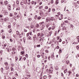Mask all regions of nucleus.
<instances>
[{
  "mask_svg": "<svg viewBox=\"0 0 79 79\" xmlns=\"http://www.w3.org/2000/svg\"><path fill=\"white\" fill-rule=\"evenodd\" d=\"M12 51H15V50H16V49H15V48H12Z\"/></svg>",
  "mask_w": 79,
  "mask_h": 79,
  "instance_id": "a878e982",
  "label": "nucleus"
},
{
  "mask_svg": "<svg viewBox=\"0 0 79 79\" xmlns=\"http://www.w3.org/2000/svg\"><path fill=\"white\" fill-rule=\"evenodd\" d=\"M6 45H7V44L6 43L5 44H4V47H6Z\"/></svg>",
  "mask_w": 79,
  "mask_h": 79,
  "instance_id": "37998d69",
  "label": "nucleus"
},
{
  "mask_svg": "<svg viewBox=\"0 0 79 79\" xmlns=\"http://www.w3.org/2000/svg\"><path fill=\"white\" fill-rule=\"evenodd\" d=\"M11 66H12V67H13V66H14V64H11Z\"/></svg>",
  "mask_w": 79,
  "mask_h": 79,
  "instance_id": "3c124183",
  "label": "nucleus"
},
{
  "mask_svg": "<svg viewBox=\"0 0 79 79\" xmlns=\"http://www.w3.org/2000/svg\"><path fill=\"white\" fill-rule=\"evenodd\" d=\"M4 15H8V13L6 11H5L4 12Z\"/></svg>",
  "mask_w": 79,
  "mask_h": 79,
  "instance_id": "f03ea898",
  "label": "nucleus"
},
{
  "mask_svg": "<svg viewBox=\"0 0 79 79\" xmlns=\"http://www.w3.org/2000/svg\"><path fill=\"white\" fill-rule=\"evenodd\" d=\"M61 41H62L61 39H60L59 40V42H61Z\"/></svg>",
  "mask_w": 79,
  "mask_h": 79,
  "instance_id": "4c0bfd02",
  "label": "nucleus"
},
{
  "mask_svg": "<svg viewBox=\"0 0 79 79\" xmlns=\"http://www.w3.org/2000/svg\"><path fill=\"white\" fill-rule=\"evenodd\" d=\"M49 31H50V30H51V27H50L48 29Z\"/></svg>",
  "mask_w": 79,
  "mask_h": 79,
  "instance_id": "774afa93",
  "label": "nucleus"
},
{
  "mask_svg": "<svg viewBox=\"0 0 79 79\" xmlns=\"http://www.w3.org/2000/svg\"><path fill=\"white\" fill-rule=\"evenodd\" d=\"M76 77H79V74H77L76 75Z\"/></svg>",
  "mask_w": 79,
  "mask_h": 79,
  "instance_id": "680f3d73",
  "label": "nucleus"
},
{
  "mask_svg": "<svg viewBox=\"0 0 79 79\" xmlns=\"http://www.w3.org/2000/svg\"><path fill=\"white\" fill-rule=\"evenodd\" d=\"M24 4H27V0H24Z\"/></svg>",
  "mask_w": 79,
  "mask_h": 79,
  "instance_id": "39448f33",
  "label": "nucleus"
},
{
  "mask_svg": "<svg viewBox=\"0 0 79 79\" xmlns=\"http://www.w3.org/2000/svg\"><path fill=\"white\" fill-rule=\"evenodd\" d=\"M10 69H11V71H13V68L12 67H11Z\"/></svg>",
  "mask_w": 79,
  "mask_h": 79,
  "instance_id": "e433bc0d",
  "label": "nucleus"
},
{
  "mask_svg": "<svg viewBox=\"0 0 79 79\" xmlns=\"http://www.w3.org/2000/svg\"><path fill=\"white\" fill-rule=\"evenodd\" d=\"M64 22L65 23H68V20H65V21H64Z\"/></svg>",
  "mask_w": 79,
  "mask_h": 79,
  "instance_id": "473e14b6",
  "label": "nucleus"
},
{
  "mask_svg": "<svg viewBox=\"0 0 79 79\" xmlns=\"http://www.w3.org/2000/svg\"><path fill=\"white\" fill-rule=\"evenodd\" d=\"M46 22H47V23H48V21H49V19H46Z\"/></svg>",
  "mask_w": 79,
  "mask_h": 79,
  "instance_id": "dca6fc26",
  "label": "nucleus"
},
{
  "mask_svg": "<svg viewBox=\"0 0 79 79\" xmlns=\"http://www.w3.org/2000/svg\"><path fill=\"white\" fill-rule=\"evenodd\" d=\"M76 48L78 50H79V46H77L76 47Z\"/></svg>",
  "mask_w": 79,
  "mask_h": 79,
  "instance_id": "f8f14e48",
  "label": "nucleus"
},
{
  "mask_svg": "<svg viewBox=\"0 0 79 79\" xmlns=\"http://www.w3.org/2000/svg\"><path fill=\"white\" fill-rule=\"evenodd\" d=\"M58 15H61V13H60V12H58L57 13Z\"/></svg>",
  "mask_w": 79,
  "mask_h": 79,
  "instance_id": "69168bd1",
  "label": "nucleus"
},
{
  "mask_svg": "<svg viewBox=\"0 0 79 79\" xmlns=\"http://www.w3.org/2000/svg\"><path fill=\"white\" fill-rule=\"evenodd\" d=\"M13 37H15V38L16 37V35H14V34L13 35Z\"/></svg>",
  "mask_w": 79,
  "mask_h": 79,
  "instance_id": "6e6d98bb",
  "label": "nucleus"
},
{
  "mask_svg": "<svg viewBox=\"0 0 79 79\" xmlns=\"http://www.w3.org/2000/svg\"><path fill=\"white\" fill-rule=\"evenodd\" d=\"M27 39H28V40H30V39H31V40H32V39L30 38L29 37H28V38H27Z\"/></svg>",
  "mask_w": 79,
  "mask_h": 79,
  "instance_id": "603ef678",
  "label": "nucleus"
},
{
  "mask_svg": "<svg viewBox=\"0 0 79 79\" xmlns=\"http://www.w3.org/2000/svg\"><path fill=\"white\" fill-rule=\"evenodd\" d=\"M49 24H48L47 25V27H49Z\"/></svg>",
  "mask_w": 79,
  "mask_h": 79,
  "instance_id": "bf43d9fd",
  "label": "nucleus"
},
{
  "mask_svg": "<svg viewBox=\"0 0 79 79\" xmlns=\"http://www.w3.org/2000/svg\"><path fill=\"white\" fill-rule=\"evenodd\" d=\"M41 37H43V36L44 35H43V33H42L41 34V35H40Z\"/></svg>",
  "mask_w": 79,
  "mask_h": 79,
  "instance_id": "052dcab7",
  "label": "nucleus"
},
{
  "mask_svg": "<svg viewBox=\"0 0 79 79\" xmlns=\"http://www.w3.org/2000/svg\"><path fill=\"white\" fill-rule=\"evenodd\" d=\"M73 5H75V6H76V5H77V3H73Z\"/></svg>",
  "mask_w": 79,
  "mask_h": 79,
  "instance_id": "b1692460",
  "label": "nucleus"
},
{
  "mask_svg": "<svg viewBox=\"0 0 79 79\" xmlns=\"http://www.w3.org/2000/svg\"><path fill=\"white\" fill-rule=\"evenodd\" d=\"M61 76L63 77H64V75L63 74V73H61Z\"/></svg>",
  "mask_w": 79,
  "mask_h": 79,
  "instance_id": "c756f323",
  "label": "nucleus"
},
{
  "mask_svg": "<svg viewBox=\"0 0 79 79\" xmlns=\"http://www.w3.org/2000/svg\"><path fill=\"white\" fill-rule=\"evenodd\" d=\"M16 2H17V4H19V1L18 0Z\"/></svg>",
  "mask_w": 79,
  "mask_h": 79,
  "instance_id": "de8ad7c7",
  "label": "nucleus"
},
{
  "mask_svg": "<svg viewBox=\"0 0 79 79\" xmlns=\"http://www.w3.org/2000/svg\"><path fill=\"white\" fill-rule=\"evenodd\" d=\"M56 3L57 4H58V0H57L56 1Z\"/></svg>",
  "mask_w": 79,
  "mask_h": 79,
  "instance_id": "393cba45",
  "label": "nucleus"
},
{
  "mask_svg": "<svg viewBox=\"0 0 79 79\" xmlns=\"http://www.w3.org/2000/svg\"><path fill=\"white\" fill-rule=\"evenodd\" d=\"M10 42H13V40L12 39H10Z\"/></svg>",
  "mask_w": 79,
  "mask_h": 79,
  "instance_id": "09e8293b",
  "label": "nucleus"
},
{
  "mask_svg": "<svg viewBox=\"0 0 79 79\" xmlns=\"http://www.w3.org/2000/svg\"><path fill=\"white\" fill-rule=\"evenodd\" d=\"M18 58L17 57H15V60H18Z\"/></svg>",
  "mask_w": 79,
  "mask_h": 79,
  "instance_id": "0e129e2a",
  "label": "nucleus"
},
{
  "mask_svg": "<svg viewBox=\"0 0 79 79\" xmlns=\"http://www.w3.org/2000/svg\"><path fill=\"white\" fill-rule=\"evenodd\" d=\"M59 52H60V53H61V52H62L61 49H59Z\"/></svg>",
  "mask_w": 79,
  "mask_h": 79,
  "instance_id": "72a5a7b5",
  "label": "nucleus"
},
{
  "mask_svg": "<svg viewBox=\"0 0 79 79\" xmlns=\"http://www.w3.org/2000/svg\"><path fill=\"white\" fill-rule=\"evenodd\" d=\"M71 73H72V72H71V71H69V75H68V76H70V74H71Z\"/></svg>",
  "mask_w": 79,
  "mask_h": 79,
  "instance_id": "423d86ee",
  "label": "nucleus"
},
{
  "mask_svg": "<svg viewBox=\"0 0 79 79\" xmlns=\"http://www.w3.org/2000/svg\"><path fill=\"white\" fill-rule=\"evenodd\" d=\"M9 16L10 17H12L13 16V13H10V15H9Z\"/></svg>",
  "mask_w": 79,
  "mask_h": 79,
  "instance_id": "1a4fd4ad",
  "label": "nucleus"
},
{
  "mask_svg": "<svg viewBox=\"0 0 79 79\" xmlns=\"http://www.w3.org/2000/svg\"><path fill=\"white\" fill-rule=\"evenodd\" d=\"M29 33H27V37H28V36H29Z\"/></svg>",
  "mask_w": 79,
  "mask_h": 79,
  "instance_id": "ea45409f",
  "label": "nucleus"
},
{
  "mask_svg": "<svg viewBox=\"0 0 79 79\" xmlns=\"http://www.w3.org/2000/svg\"><path fill=\"white\" fill-rule=\"evenodd\" d=\"M24 53H25V52H24V51H21V53H22L23 55L24 54Z\"/></svg>",
  "mask_w": 79,
  "mask_h": 79,
  "instance_id": "9d476101",
  "label": "nucleus"
},
{
  "mask_svg": "<svg viewBox=\"0 0 79 79\" xmlns=\"http://www.w3.org/2000/svg\"><path fill=\"white\" fill-rule=\"evenodd\" d=\"M70 27L71 28H73V27H74V26H73V24H71V25H70Z\"/></svg>",
  "mask_w": 79,
  "mask_h": 79,
  "instance_id": "6e6552de",
  "label": "nucleus"
},
{
  "mask_svg": "<svg viewBox=\"0 0 79 79\" xmlns=\"http://www.w3.org/2000/svg\"><path fill=\"white\" fill-rule=\"evenodd\" d=\"M8 28H11V26L9 25L8 26Z\"/></svg>",
  "mask_w": 79,
  "mask_h": 79,
  "instance_id": "c03bdc74",
  "label": "nucleus"
},
{
  "mask_svg": "<svg viewBox=\"0 0 79 79\" xmlns=\"http://www.w3.org/2000/svg\"><path fill=\"white\" fill-rule=\"evenodd\" d=\"M79 7V6L77 5L76 6L75 8H78Z\"/></svg>",
  "mask_w": 79,
  "mask_h": 79,
  "instance_id": "6ab92c4d",
  "label": "nucleus"
},
{
  "mask_svg": "<svg viewBox=\"0 0 79 79\" xmlns=\"http://www.w3.org/2000/svg\"><path fill=\"white\" fill-rule=\"evenodd\" d=\"M37 27H39V24H37V25L36 26Z\"/></svg>",
  "mask_w": 79,
  "mask_h": 79,
  "instance_id": "c85d7f7f",
  "label": "nucleus"
},
{
  "mask_svg": "<svg viewBox=\"0 0 79 79\" xmlns=\"http://www.w3.org/2000/svg\"><path fill=\"white\" fill-rule=\"evenodd\" d=\"M45 9H48V6H46L45 7Z\"/></svg>",
  "mask_w": 79,
  "mask_h": 79,
  "instance_id": "8fccbe9b",
  "label": "nucleus"
},
{
  "mask_svg": "<svg viewBox=\"0 0 79 79\" xmlns=\"http://www.w3.org/2000/svg\"><path fill=\"white\" fill-rule=\"evenodd\" d=\"M34 1H32V2H31V5H34Z\"/></svg>",
  "mask_w": 79,
  "mask_h": 79,
  "instance_id": "a211bd4d",
  "label": "nucleus"
},
{
  "mask_svg": "<svg viewBox=\"0 0 79 79\" xmlns=\"http://www.w3.org/2000/svg\"><path fill=\"white\" fill-rule=\"evenodd\" d=\"M60 39V37L59 36H58L57 37V40H59Z\"/></svg>",
  "mask_w": 79,
  "mask_h": 79,
  "instance_id": "5fc2aeb1",
  "label": "nucleus"
},
{
  "mask_svg": "<svg viewBox=\"0 0 79 79\" xmlns=\"http://www.w3.org/2000/svg\"><path fill=\"white\" fill-rule=\"evenodd\" d=\"M21 57L19 58V61H21V58H22V56H20Z\"/></svg>",
  "mask_w": 79,
  "mask_h": 79,
  "instance_id": "13d9d810",
  "label": "nucleus"
},
{
  "mask_svg": "<svg viewBox=\"0 0 79 79\" xmlns=\"http://www.w3.org/2000/svg\"><path fill=\"white\" fill-rule=\"evenodd\" d=\"M64 74H65V73H66V72H67V69H66V70H64Z\"/></svg>",
  "mask_w": 79,
  "mask_h": 79,
  "instance_id": "2eb2a0df",
  "label": "nucleus"
},
{
  "mask_svg": "<svg viewBox=\"0 0 79 79\" xmlns=\"http://www.w3.org/2000/svg\"><path fill=\"white\" fill-rule=\"evenodd\" d=\"M50 11H51V8H49V10L48 11V12H50Z\"/></svg>",
  "mask_w": 79,
  "mask_h": 79,
  "instance_id": "aec40b11",
  "label": "nucleus"
},
{
  "mask_svg": "<svg viewBox=\"0 0 79 79\" xmlns=\"http://www.w3.org/2000/svg\"><path fill=\"white\" fill-rule=\"evenodd\" d=\"M36 35H35V37L34 36L33 37V38H34V40H35V38H36V36H35Z\"/></svg>",
  "mask_w": 79,
  "mask_h": 79,
  "instance_id": "bb28decb",
  "label": "nucleus"
},
{
  "mask_svg": "<svg viewBox=\"0 0 79 79\" xmlns=\"http://www.w3.org/2000/svg\"><path fill=\"white\" fill-rule=\"evenodd\" d=\"M37 57H38V58H40V55H38L37 56Z\"/></svg>",
  "mask_w": 79,
  "mask_h": 79,
  "instance_id": "79ce46f5",
  "label": "nucleus"
},
{
  "mask_svg": "<svg viewBox=\"0 0 79 79\" xmlns=\"http://www.w3.org/2000/svg\"><path fill=\"white\" fill-rule=\"evenodd\" d=\"M38 36H40V33H38L37 34Z\"/></svg>",
  "mask_w": 79,
  "mask_h": 79,
  "instance_id": "e2e57ef3",
  "label": "nucleus"
},
{
  "mask_svg": "<svg viewBox=\"0 0 79 79\" xmlns=\"http://www.w3.org/2000/svg\"><path fill=\"white\" fill-rule=\"evenodd\" d=\"M53 17H52L51 19V21H53Z\"/></svg>",
  "mask_w": 79,
  "mask_h": 79,
  "instance_id": "4be33fe9",
  "label": "nucleus"
},
{
  "mask_svg": "<svg viewBox=\"0 0 79 79\" xmlns=\"http://www.w3.org/2000/svg\"><path fill=\"white\" fill-rule=\"evenodd\" d=\"M25 56L27 58H28V55H27V54H26V55H25Z\"/></svg>",
  "mask_w": 79,
  "mask_h": 79,
  "instance_id": "f704fd0d",
  "label": "nucleus"
},
{
  "mask_svg": "<svg viewBox=\"0 0 79 79\" xmlns=\"http://www.w3.org/2000/svg\"><path fill=\"white\" fill-rule=\"evenodd\" d=\"M6 69H9V66H7L6 67Z\"/></svg>",
  "mask_w": 79,
  "mask_h": 79,
  "instance_id": "4468645a",
  "label": "nucleus"
},
{
  "mask_svg": "<svg viewBox=\"0 0 79 79\" xmlns=\"http://www.w3.org/2000/svg\"><path fill=\"white\" fill-rule=\"evenodd\" d=\"M42 2L41 1L40 2L39 4L40 5H42Z\"/></svg>",
  "mask_w": 79,
  "mask_h": 79,
  "instance_id": "58836bf2",
  "label": "nucleus"
},
{
  "mask_svg": "<svg viewBox=\"0 0 79 79\" xmlns=\"http://www.w3.org/2000/svg\"><path fill=\"white\" fill-rule=\"evenodd\" d=\"M1 72L2 73H3V68H1Z\"/></svg>",
  "mask_w": 79,
  "mask_h": 79,
  "instance_id": "0eeeda50",
  "label": "nucleus"
},
{
  "mask_svg": "<svg viewBox=\"0 0 79 79\" xmlns=\"http://www.w3.org/2000/svg\"><path fill=\"white\" fill-rule=\"evenodd\" d=\"M62 29L63 31H64V30H66V27H65V26L63 27V28H62Z\"/></svg>",
  "mask_w": 79,
  "mask_h": 79,
  "instance_id": "20e7f679",
  "label": "nucleus"
},
{
  "mask_svg": "<svg viewBox=\"0 0 79 79\" xmlns=\"http://www.w3.org/2000/svg\"><path fill=\"white\" fill-rule=\"evenodd\" d=\"M26 58L25 57H24L23 58V59L24 60V61H25L26 60Z\"/></svg>",
  "mask_w": 79,
  "mask_h": 79,
  "instance_id": "49530a36",
  "label": "nucleus"
},
{
  "mask_svg": "<svg viewBox=\"0 0 79 79\" xmlns=\"http://www.w3.org/2000/svg\"><path fill=\"white\" fill-rule=\"evenodd\" d=\"M36 47H40V44L37 45Z\"/></svg>",
  "mask_w": 79,
  "mask_h": 79,
  "instance_id": "412c9836",
  "label": "nucleus"
},
{
  "mask_svg": "<svg viewBox=\"0 0 79 79\" xmlns=\"http://www.w3.org/2000/svg\"><path fill=\"white\" fill-rule=\"evenodd\" d=\"M37 18V15H35V19H36Z\"/></svg>",
  "mask_w": 79,
  "mask_h": 79,
  "instance_id": "c9c22d12",
  "label": "nucleus"
},
{
  "mask_svg": "<svg viewBox=\"0 0 79 79\" xmlns=\"http://www.w3.org/2000/svg\"><path fill=\"white\" fill-rule=\"evenodd\" d=\"M52 11L53 12H54L55 11V8H53Z\"/></svg>",
  "mask_w": 79,
  "mask_h": 79,
  "instance_id": "f3484780",
  "label": "nucleus"
},
{
  "mask_svg": "<svg viewBox=\"0 0 79 79\" xmlns=\"http://www.w3.org/2000/svg\"><path fill=\"white\" fill-rule=\"evenodd\" d=\"M45 27V26L44 25H42V26L41 27V29L40 30H43L44 29V27Z\"/></svg>",
  "mask_w": 79,
  "mask_h": 79,
  "instance_id": "f257e3e1",
  "label": "nucleus"
},
{
  "mask_svg": "<svg viewBox=\"0 0 79 79\" xmlns=\"http://www.w3.org/2000/svg\"><path fill=\"white\" fill-rule=\"evenodd\" d=\"M75 69H76V68H75V67H73V70H75Z\"/></svg>",
  "mask_w": 79,
  "mask_h": 79,
  "instance_id": "4d7b16f0",
  "label": "nucleus"
},
{
  "mask_svg": "<svg viewBox=\"0 0 79 79\" xmlns=\"http://www.w3.org/2000/svg\"><path fill=\"white\" fill-rule=\"evenodd\" d=\"M56 70H58V66H56Z\"/></svg>",
  "mask_w": 79,
  "mask_h": 79,
  "instance_id": "cd10ccee",
  "label": "nucleus"
},
{
  "mask_svg": "<svg viewBox=\"0 0 79 79\" xmlns=\"http://www.w3.org/2000/svg\"><path fill=\"white\" fill-rule=\"evenodd\" d=\"M7 20H8V19L7 18H5V19H4V21H6Z\"/></svg>",
  "mask_w": 79,
  "mask_h": 79,
  "instance_id": "ddd939ff",
  "label": "nucleus"
},
{
  "mask_svg": "<svg viewBox=\"0 0 79 79\" xmlns=\"http://www.w3.org/2000/svg\"><path fill=\"white\" fill-rule=\"evenodd\" d=\"M40 16H43V15H44V12H40Z\"/></svg>",
  "mask_w": 79,
  "mask_h": 79,
  "instance_id": "7ed1b4c3",
  "label": "nucleus"
},
{
  "mask_svg": "<svg viewBox=\"0 0 79 79\" xmlns=\"http://www.w3.org/2000/svg\"><path fill=\"white\" fill-rule=\"evenodd\" d=\"M51 3H53V0H52L51 2Z\"/></svg>",
  "mask_w": 79,
  "mask_h": 79,
  "instance_id": "a18cd8bd",
  "label": "nucleus"
},
{
  "mask_svg": "<svg viewBox=\"0 0 79 79\" xmlns=\"http://www.w3.org/2000/svg\"><path fill=\"white\" fill-rule=\"evenodd\" d=\"M59 48H60V47L58 46H57L56 47V48L57 49H59Z\"/></svg>",
  "mask_w": 79,
  "mask_h": 79,
  "instance_id": "2f4dec72",
  "label": "nucleus"
},
{
  "mask_svg": "<svg viewBox=\"0 0 79 79\" xmlns=\"http://www.w3.org/2000/svg\"><path fill=\"white\" fill-rule=\"evenodd\" d=\"M21 49V46H20L18 47V49Z\"/></svg>",
  "mask_w": 79,
  "mask_h": 79,
  "instance_id": "864d4df0",
  "label": "nucleus"
},
{
  "mask_svg": "<svg viewBox=\"0 0 79 79\" xmlns=\"http://www.w3.org/2000/svg\"><path fill=\"white\" fill-rule=\"evenodd\" d=\"M45 52H46V53H48V50H46Z\"/></svg>",
  "mask_w": 79,
  "mask_h": 79,
  "instance_id": "a19ab883",
  "label": "nucleus"
},
{
  "mask_svg": "<svg viewBox=\"0 0 79 79\" xmlns=\"http://www.w3.org/2000/svg\"><path fill=\"white\" fill-rule=\"evenodd\" d=\"M42 8H43V7H42V6H41L39 7V9L40 10V9H42Z\"/></svg>",
  "mask_w": 79,
  "mask_h": 79,
  "instance_id": "5701e85b",
  "label": "nucleus"
},
{
  "mask_svg": "<svg viewBox=\"0 0 79 79\" xmlns=\"http://www.w3.org/2000/svg\"><path fill=\"white\" fill-rule=\"evenodd\" d=\"M17 18V19H18V18H19V15H18L17 16H16Z\"/></svg>",
  "mask_w": 79,
  "mask_h": 79,
  "instance_id": "7c9ffc66",
  "label": "nucleus"
},
{
  "mask_svg": "<svg viewBox=\"0 0 79 79\" xmlns=\"http://www.w3.org/2000/svg\"><path fill=\"white\" fill-rule=\"evenodd\" d=\"M2 38L3 39H4L5 38V36L4 35H3L2 36Z\"/></svg>",
  "mask_w": 79,
  "mask_h": 79,
  "instance_id": "9b49d317",
  "label": "nucleus"
},
{
  "mask_svg": "<svg viewBox=\"0 0 79 79\" xmlns=\"http://www.w3.org/2000/svg\"><path fill=\"white\" fill-rule=\"evenodd\" d=\"M40 19V17H38V19Z\"/></svg>",
  "mask_w": 79,
  "mask_h": 79,
  "instance_id": "338daca9",
  "label": "nucleus"
}]
</instances>
